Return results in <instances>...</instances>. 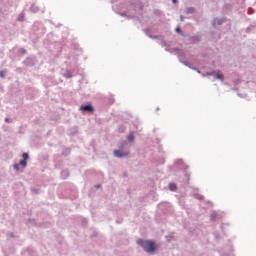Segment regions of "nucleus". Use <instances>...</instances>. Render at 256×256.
<instances>
[{"label": "nucleus", "instance_id": "nucleus-1", "mask_svg": "<svg viewBox=\"0 0 256 256\" xmlns=\"http://www.w3.org/2000/svg\"><path fill=\"white\" fill-rule=\"evenodd\" d=\"M137 243L149 254L156 251V244L154 241L139 239Z\"/></svg>", "mask_w": 256, "mask_h": 256}, {"label": "nucleus", "instance_id": "nucleus-2", "mask_svg": "<svg viewBox=\"0 0 256 256\" xmlns=\"http://www.w3.org/2000/svg\"><path fill=\"white\" fill-rule=\"evenodd\" d=\"M114 155H115V157H127V155H129V153L122 152L121 150H115Z\"/></svg>", "mask_w": 256, "mask_h": 256}, {"label": "nucleus", "instance_id": "nucleus-3", "mask_svg": "<svg viewBox=\"0 0 256 256\" xmlns=\"http://www.w3.org/2000/svg\"><path fill=\"white\" fill-rule=\"evenodd\" d=\"M81 111H88V113H93L94 108L91 105L81 106Z\"/></svg>", "mask_w": 256, "mask_h": 256}, {"label": "nucleus", "instance_id": "nucleus-4", "mask_svg": "<svg viewBox=\"0 0 256 256\" xmlns=\"http://www.w3.org/2000/svg\"><path fill=\"white\" fill-rule=\"evenodd\" d=\"M169 189H170L172 192H174V191L177 190V185H176L175 183H172V184L169 185Z\"/></svg>", "mask_w": 256, "mask_h": 256}, {"label": "nucleus", "instance_id": "nucleus-5", "mask_svg": "<svg viewBox=\"0 0 256 256\" xmlns=\"http://www.w3.org/2000/svg\"><path fill=\"white\" fill-rule=\"evenodd\" d=\"M135 137H134V133L131 132L130 135L128 136V141H134Z\"/></svg>", "mask_w": 256, "mask_h": 256}, {"label": "nucleus", "instance_id": "nucleus-6", "mask_svg": "<svg viewBox=\"0 0 256 256\" xmlns=\"http://www.w3.org/2000/svg\"><path fill=\"white\" fill-rule=\"evenodd\" d=\"M215 76H216L218 79H220L221 81H223V79H224V76H223L222 74L217 73V74H215Z\"/></svg>", "mask_w": 256, "mask_h": 256}, {"label": "nucleus", "instance_id": "nucleus-7", "mask_svg": "<svg viewBox=\"0 0 256 256\" xmlns=\"http://www.w3.org/2000/svg\"><path fill=\"white\" fill-rule=\"evenodd\" d=\"M19 165H22V167H26V165H27L26 160H21V161L19 162Z\"/></svg>", "mask_w": 256, "mask_h": 256}, {"label": "nucleus", "instance_id": "nucleus-8", "mask_svg": "<svg viewBox=\"0 0 256 256\" xmlns=\"http://www.w3.org/2000/svg\"><path fill=\"white\" fill-rule=\"evenodd\" d=\"M22 157H23V160H24V161H27V159H28L29 156H28L27 153H23V154H22Z\"/></svg>", "mask_w": 256, "mask_h": 256}, {"label": "nucleus", "instance_id": "nucleus-9", "mask_svg": "<svg viewBox=\"0 0 256 256\" xmlns=\"http://www.w3.org/2000/svg\"><path fill=\"white\" fill-rule=\"evenodd\" d=\"M19 165H20V164H14V169H15L16 171H19Z\"/></svg>", "mask_w": 256, "mask_h": 256}, {"label": "nucleus", "instance_id": "nucleus-10", "mask_svg": "<svg viewBox=\"0 0 256 256\" xmlns=\"http://www.w3.org/2000/svg\"><path fill=\"white\" fill-rule=\"evenodd\" d=\"M5 73L3 71H0V77H4Z\"/></svg>", "mask_w": 256, "mask_h": 256}, {"label": "nucleus", "instance_id": "nucleus-11", "mask_svg": "<svg viewBox=\"0 0 256 256\" xmlns=\"http://www.w3.org/2000/svg\"><path fill=\"white\" fill-rule=\"evenodd\" d=\"M180 30H181L180 27H177V28H176V31H177V32H180Z\"/></svg>", "mask_w": 256, "mask_h": 256}, {"label": "nucleus", "instance_id": "nucleus-12", "mask_svg": "<svg viewBox=\"0 0 256 256\" xmlns=\"http://www.w3.org/2000/svg\"><path fill=\"white\" fill-rule=\"evenodd\" d=\"M19 21H23V17L20 16V17H19Z\"/></svg>", "mask_w": 256, "mask_h": 256}, {"label": "nucleus", "instance_id": "nucleus-13", "mask_svg": "<svg viewBox=\"0 0 256 256\" xmlns=\"http://www.w3.org/2000/svg\"><path fill=\"white\" fill-rule=\"evenodd\" d=\"M177 1H178V0H173V3L175 4V3H177Z\"/></svg>", "mask_w": 256, "mask_h": 256}, {"label": "nucleus", "instance_id": "nucleus-14", "mask_svg": "<svg viewBox=\"0 0 256 256\" xmlns=\"http://www.w3.org/2000/svg\"><path fill=\"white\" fill-rule=\"evenodd\" d=\"M65 76H66L67 78H69V77H70V76H69V75H67V74H66Z\"/></svg>", "mask_w": 256, "mask_h": 256}, {"label": "nucleus", "instance_id": "nucleus-15", "mask_svg": "<svg viewBox=\"0 0 256 256\" xmlns=\"http://www.w3.org/2000/svg\"><path fill=\"white\" fill-rule=\"evenodd\" d=\"M97 188L99 189V188H100V185H98Z\"/></svg>", "mask_w": 256, "mask_h": 256}]
</instances>
